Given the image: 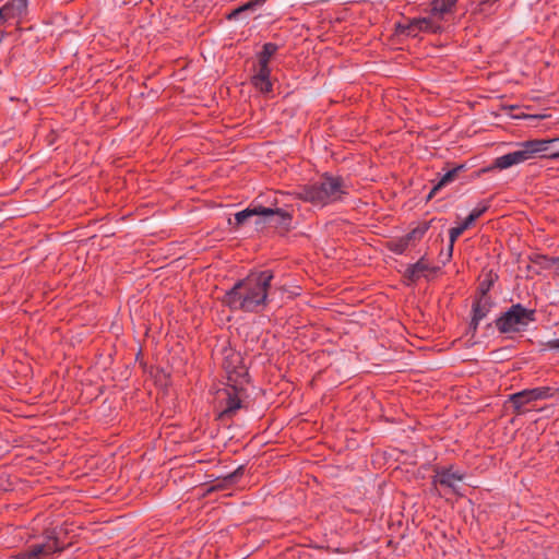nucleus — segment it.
Segmentation results:
<instances>
[{
	"mask_svg": "<svg viewBox=\"0 0 559 559\" xmlns=\"http://www.w3.org/2000/svg\"><path fill=\"white\" fill-rule=\"evenodd\" d=\"M242 383H228L226 388L219 390L217 399L222 405V411L218 414L221 419L230 417L241 407L240 391H242Z\"/></svg>",
	"mask_w": 559,
	"mask_h": 559,
	"instance_id": "423d86ee",
	"label": "nucleus"
},
{
	"mask_svg": "<svg viewBox=\"0 0 559 559\" xmlns=\"http://www.w3.org/2000/svg\"><path fill=\"white\" fill-rule=\"evenodd\" d=\"M5 14L12 20H22L27 14L28 0H10L3 5Z\"/></svg>",
	"mask_w": 559,
	"mask_h": 559,
	"instance_id": "4468645a",
	"label": "nucleus"
},
{
	"mask_svg": "<svg viewBox=\"0 0 559 559\" xmlns=\"http://www.w3.org/2000/svg\"><path fill=\"white\" fill-rule=\"evenodd\" d=\"M427 271H436V269L431 267L425 258H421L416 263L408 265L406 275L409 280L416 281Z\"/></svg>",
	"mask_w": 559,
	"mask_h": 559,
	"instance_id": "dca6fc26",
	"label": "nucleus"
},
{
	"mask_svg": "<svg viewBox=\"0 0 559 559\" xmlns=\"http://www.w3.org/2000/svg\"><path fill=\"white\" fill-rule=\"evenodd\" d=\"M61 549L62 547L59 545L58 539L48 536L43 543L34 544L27 550L19 554L16 559H49L52 554Z\"/></svg>",
	"mask_w": 559,
	"mask_h": 559,
	"instance_id": "0eeeda50",
	"label": "nucleus"
},
{
	"mask_svg": "<svg viewBox=\"0 0 559 559\" xmlns=\"http://www.w3.org/2000/svg\"><path fill=\"white\" fill-rule=\"evenodd\" d=\"M271 69L259 67V71L257 74L252 76L253 86L259 90L261 93H270L272 91V83L270 80Z\"/></svg>",
	"mask_w": 559,
	"mask_h": 559,
	"instance_id": "ddd939ff",
	"label": "nucleus"
},
{
	"mask_svg": "<svg viewBox=\"0 0 559 559\" xmlns=\"http://www.w3.org/2000/svg\"><path fill=\"white\" fill-rule=\"evenodd\" d=\"M552 395V389L549 386H539L534 389L523 390L510 395V402L516 412H520L526 404L546 400Z\"/></svg>",
	"mask_w": 559,
	"mask_h": 559,
	"instance_id": "6e6552de",
	"label": "nucleus"
},
{
	"mask_svg": "<svg viewBox=\"0 0 559 559\" xmlns=\"http://www.w3.org/2000/svg\"><path fill=\"white\" fill-rule=\"evenodd\" d=\"M223 368L228 383L245 384L248 382V369L239 352L233 348H225L223 352Z\"/></svg>",
	"mask_w": 559,
	"mask_h": 559,
	"instance_id": "39448f33",
	"label": "nucleus"
},
{
	"mask_svg": "<svg viewBox=\"0 0 559 559\" xmlns=\"http://www.w3.org/2000/svg\"><path fill=\"white\" fill-rule=\"evenodd\" d=\"M272 280L270 270L251 273L225 293L223 302L231 310L253 312L265 305Z\"/></svg>",
	"mask_w": 559,
	"mask_h": 559,
	"instance_id": "f257e3e1",
	"label": "nucleus"
},
{
	"mask_svg": "<svg viewBox=\"0 0 559 559\" xmlns=\"http://www.w3.org/2000/svg\"><path fill=\"white\" fill-rule=\"evenodd\" d=\"M429 226L427 224H424L420 227L414 228L411 233H408L405 238L411 241L413 239H419L421 238L425 233L428 230Z\"/></svg>",
	"mask_w": 559,
	"mask_h": 559,
	"instance_id": "5701e85b",
	"label": "nucleus"
},
{
	"mask_svg": "<svg viewBox=\"0 0 559 559\" xmlns=\"http://www.w3.org/2000/svg\"><path fill=\"white\" fill-rule=\"evenodd\" d=\"M545 348L559 352V338L549 340L545 343Z\"/></svg>",
	"mask_w": 559,
	"mask_h": 559,
	"instance_id": "393cba45",
	"label": "nucleus"
},
{
	"mask_svg": "<svg viewBox=\"0 0 559 559\" xmlns=\"http://www.w3.org/2000/svg\"><path fill=\"white\" fill-rule=\"evenodd\" d=\"M463 168H464V165H459V166L448 170L445 174H443L440 177L438 183L431 189L428 198L429 199L432 198V195L436 194V192L439 191L442 187L452 182L456 178L459 171H461Z\"/></svg>",
	"mask_w": 559,
	"mask_h": 559,
	"instance_id": "a211bd4d",
	"label": "nucleus"
},
{
	"mask_svg": "<svg viewBox=\"0 0 559 559\" xmlns=\"http://www.w3.org/2000/svg\"><path fill=\"white\" fill-rule=\"evenodd\" d=\"M261 210H263L262 205H251L240 212H237L235 214L236 224L239 226L246 223L248 218L252 216H261Z\"/></svg>",
	"mask_w": 559,
	"mask_h": 559,
	"instance_id": "6ab92c4d",
	"label": "nucleus"
},
{
	"mask_svg": "<svg viewBox=\"0 0 559 559\" xmlns=\"http://www.w3.org/2000/svg\"><path fill=\"white\" fill-rule=\"evenodd\" d=\"M261 212L262 222L272 227L288 230L293 221V213L281 207H265Z\"/></svg>",
	"mask_w": 559,
	"mask_h": 559,
	"instance_id": "1a4fd4ad",
	"label": "nucleus"
},
{
	"mask_svg": "<svg viewBox=\"0 0 559 559\" xmlns=\"http://www.w3.org/2000/svg\"><path fill=\"white\" fill-rule=\"evenodd\" d=\"M559 141V138L548 140H528L518 144V150L499 156L495 159V167L507 169L535 158L538 154H545L550 144Z\"/></svg>",
	"mask_w": 559,
	"mask_h": 559,
	"instance_id": "7ed1b4c3",
	"label": "nucleus"
},
{
	"mask_svg": "<svg viewBox=\"0 0 559 559\" xmlns=\"http://www.w3.org/2000/svg\"><path fill=\"white\" fill-rule=\"evenodd\" d=\"M543 156H544V157H548V158H550V159H559V151H557V152H551V153H549V154H546V153H545Z\"/></svg>",
	"mask_w": 559,
	"mask_h": 559,
	"instance_id": "cd10ccee",
	"label": "nucleus"
},
{
	"mask_svg": "<svg viewBox=\"0 0 559 559\" xmlns=\"http://www.w3.org/2000/svg\"><path fill=\"white\" fill-rule=\"evenodd\" d=\"M551 267L554 273L559 276V257L551 260Z\"/></svg>",
	"mask_w": 559,
	"mask_h": 559,
	"instance_id": "bb28decb",
	"label": "nucleus"
},
{
	"mask_svg": "<svg viewBox=\"0 0 559 559\" xmlns=\"http://www.w3.org/2000/svg\"><path fill=\"white\" fill-rule=\"evenodd\" d=\"M297 194L302 201L324 206L342 200L347 194V189L342 178L325 175L319 181L300 188Z\"/></svg>",
	"mask_w": 559,
	"mask_h": 559,
	"instance_id": "f03ea898",
	"label": "nucleus"
},
{
	"mask_svg": "<svg viewBox=\"0 0 559 559\" xmlns=\"http://www.w3.org/2000/svg\"><path fill=\"white\" fill-rule=\"evenodd\" d=\"M488 207L489 205L487 202L479 203L467 216L468 221L474 224L475 221L478 219L488 210Z\"/></svg>",
	"mask_w": 559,
	"mask_h": 559,
	"instance_id": "4be33fe9",
	"label": "nucleus"
},
{
	"mask_svg": "<svg viewBox=\"0 0 559 559\" xmlns=\"http://www.w3.org/2000/svg\"><path fill=\"white\" fill-rule=\"evenodd\" d=\"M278 47L274 43H266L263 45L262 51L259 53V67L270 68V59L275 55Z\"/></svg>",
	"mask_w": 559,
	"mask_h": 559,
	"instance_id": "aec40b11",
	"label": "nucleus"
},
{
	"mask_svg": "<svg viewBox=\"0 0 559 559\" xmlns=\"http://www.w3.org/2000/svg\"><path fill=\"white\" fill-rule=\"evenodd\" d=\"M266 0H250L236 9H234L230 13H228V20H238L240 16L247 12H254L258 8H260Z\"/></svg>",
	"mask_w": 559,
	"mask_h": 559,
	"instance_id": "f3484780",
	"label": "nucleus"
},
{
	"mask_svg": "<svg viewBox=\"0 0 559 559\" xmlns=\"http://www.w3.org/2000/svg\"><path fill=\"white\" fill-rule=\"evenodd\" d=\"M473 225L472 222L468 221V218L466 217L464 219L463 223H461L460 225L455 226V227H452L450 230H449V247H448V252H447V261L451 259L452 257V253H453V246H454V242L456 241V239L467 229L469 228L471 226Z\"/></svg>",
	"mask_w": 559,
	"mask_h": 559,
	"instance_id": "2eb2a0df",
	"label": "nucleus"
},
{
	"mask_svg": "<svg viewBox=\"0 0 559 559\" xmlns=\"http://www.w3.org/2000/svg\"><path fill=\"white\" fill-rule=\"evenodd\" d=\"M457 0H432L431 1V12L435 15L442 16L444 13L449 12L456 3Z\"/></svg>",
	"mask_w": 559,
	"mask_h": 559,
	"instance_id": "412c9836",
	"label": "nucleus"
},
{
	"mask_svg": "<svg viewBox=\"0 0 559 559\" xmlns=\"http://www.w3.org/2000/svg\"><path fill=\"white\" fill-rule=\"evenodd\" d=\"M534 320V310L516 304L496 320V326L501 333L519 332Z\"/></svg>",
	"mask_w": 559,
	"mask_h": 559,
	"instance_id": "20e7f679",
	"label": "nucleus"
},
{
	"mask_svg": "<svg viewBox=\"0 0 559 559\" xmlns=\"http://www.w3.org/2000/svg\"><path fill=\"white\" fill-rule=\"evenodd\" d=\"M408 242L409 241L404 237V238L393 242L390 248L393 252H395L397 254H402L406 250Z\"/></svg>",
	"mask_w": 559,
	"mask_h": 559,
	"instance_id": "b1692460",
	"label": "nucleus"
},
{
	"mask_svg": "<svg viewBox=\"0 0 559 559\" xmlns=\"http://www.w3.org/2000/svg\"><path fill=\"white\" fill-rule=\"evenodd\" d=\"M4 12H5V10H4L3 5H2V7L0 8V23H5V22H8V21L12 20V19L9 16V14H5Z\"/></svg>",
	"mask_w": 559,
	"mask_h": 559,
	"instance_id": "a878e982",
	"label": "nucleus"
},
{
	"mask_svg": "<svg viewBox=\"0 0 559 559\" xmlns=\"http://www.w3.org/2000/svg\"><path fill=\"white\" fill-rule=\"evenodd\" d=\"M464 477V473L454 471L453 467H442L436 469L432 484L435 486L440 485L448 488L452 492L457 493Z\"/></svg>",
	"mask_w": 559,
	"mask_h": 559,
	"instance_id": "9d476101",
	"label": "nucleus"
},
{
	"mask_svg": "<svg viewBox=\"0 0 559 559\" xmlns=\"http://www.w3.org/2000/svg\"><path fill=\"white\" fill-rule=\"evenodd\" d=\"M439 26H436L429 17H417L408 20L406 23L397 24V32L400 34L417 37L421 32H437Z\"/></svg>",
	"mask_w": 559,
	"mask_h": 559,
	"instance_id": "9b49d317",
	"label": "nucleus"
},
{
	"mask_svg": "<svg viewBox=\"0 0 559 559\" xmlns=\"http://www.w3.org/2000/svg\"><path fill=\"white\" fill-rule=\"evenodd\" d=\"M489 289V286H484V284L480 285V292H481V296H484V292H485V296H487V290Z\"/></svg>",
	"mask_w": 559,
	"mask_h": 559,
	"instance_id": "c85d7f7f",
	"label": "nucleus"
},
{
	"mask_svg": "<svg viewBox=\"0 0 559 559\" xmlns=\"http://www.w3.org/2000/svg\"><path fill=\"white\" fill-rule=\"evenodd\" d=\"M3 38H4V33L0 32V44L2 43Z\"/></svg>",
	"mask_w": 559,
	"mask_h": 559,
	"instance_id": "c756f323",
	"label": "nucleus"
},
{
	"mask_svg": "<svg viewBox=\"0 0 559 559\" xmlns=\"http://www.w3.org/2000/svg\"><path fill=\"white\" fill-rule=\"evenodd\" d=\"M491 299L488 296H480L474 304H473V318H472V325L474 329L477 328L479 322L486 318L488 312L491 308Z\"/></svg>",
	"mask_w": 559,
	"mask_h": 559,
	"instance_id": "f8f14e48",
	"label": "nucleus"
}]
</instances>
